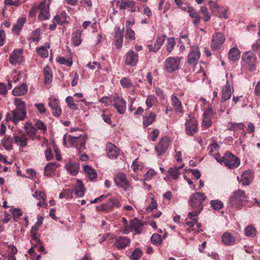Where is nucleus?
Masks as SVG:
<instances>
[{"mask_svg":"<svg viewBox=\"0 0 260 260\" xmlns=\"http://www.w3.org/2000/svg\"><path fill=\"white\" fill-rule=\"evenodd\" d=\"M14 104L15 109L11 113H7L6 120L7 121H11L14 124L16 125L26 118L27 110L25 103L21 99L15 98Z\"/></svg>","mask_w":260,"mask_h":260,"instance_id":"nucleus-1","label":"nucleus"},{"mask_svg":"<svg viewBox=\"0 0 260 260\" xmlns=\"http://www.w3.org/2000/svg\"><path fill=\"white\" fill-rule=\"evenodd\" d=\"M115 185L121 188L125 191H130L133 189L131 182L126 178V174L122 172L117 173L113 178Z\"/></svg>","mask_w":260,"mask_h":260,"instance_id":"nucleus-2","label":"nucleus"},{"mask_svg":"<svg viewBox=\"0 0 260 260\" xmlns=\"http://www.w3.org/2000/svg\"><path fill=\"white\" fill-rule=\"evenodd\" d=\"M247 196L244 190L239 189L234 192L229 200L230 204L235 208L242 207L245 203Z\"/></svg>","mask_w":260,"mask_h":260,"instance_id":"nucleus-3","label":"nucleus"},{"mask_svg":"<svg viewBox=\"0 0 260 260\" xmlns=\"http://www.w3.org/2000/svg\"><path fill=\"white\" fill-rule=\"evenodd\" d=\"M256 55L250 51L244 52L242 56L244 65L247 66L250 72L256 70Z\"/></svg>","mask_w":260,"mask_h":260,"instance_id":"nucleus-4","label":"nucleus"},{"mask_svg":"<svg viewBox=\"0 0 260 260\" xmlns=\"http://www.w3.org/2000/svg\"><path fill=\"white\" fill-rule=\"evenodd\" d=\"M68 141L72 146L78 149L79 153L85 149L86 138L84 136L80 135L74 137L69 135Z\"/></svg>","mask_w":260,"mask_h":260,"instance_id":"nucleus-5","label":"nucleus"},{"mask_svg":"<svg viewBox=\"0 0 260 260\" xmlns=\"http://www.w3.org/2000/svg\"><path fill=\"white\" fill-rule=\"evenodd\" d=\"M223 164L228 168L233 169L239 167L240 160L236 155L227 152L223 156Z\"/></svg>","mask_w":260,"mask_h":260,"instance_id":"nucleus-6","label":"nucleus"},{"mask_svg":"<svg viewBox=\"0 0 260 260\" xmlns=\"http://www.w3.org/2000/svg\"><path fill=\"white\" fill-rule=\"evenodd\" d=\"M111 105L114 107L117 112L120 114H123L126 109V101L119 95L112 96Z\"/></svg>","mask_w":260,"mask_h":260,"instance_id":"nucleus-7","label":"nucleus"},{"mask_svg":"<svg viewBox=\"0 0 260 260\" xmlns=\"http://www.w3.org/2000/svg\"><path fill=\"white\" fill-rule=\"evenodd\" d=\"M206 198V196L204 193L196 192L190 196L188 204L192 208H201L202 209L203 202Z\"/></svg>","mask_w":260,"mask_h":260,"instance_id":"nucleus-8","label":"nucleus"},{"mask_svg":"<svg viewBox=\"0 0 260 260\" xmlns=\"http://www.w3.org/2000/svg\"><path fill=\"white\" fill-rule=\"evenodd\" d=\"M180 63L179 57H169L166 59L164 67L168 72L171 73L179 69Z\"/></svg>","mask_w":260,"mask_h":260,"instance_id":"nucleus-9","label":"nucleus"},{"mask_svg":"<svg viewBox=\"0 0 260 260\" xmlns=\"http://www.w3.org/2000/svg\"><path fill=\"white\" fill-rule=\"evenodd\" d=\"M121 205L118 200L115 198L109 199L107 203L97 206L96 209L98 211L110 212L112 211L113 207L119 208Z\"/></svg>","mask_w":260,"mask_h":260,"instance_id":"nucleus-10","label":"nucleus"},{"mask_svg":"<svg viewBox=\"0 0 260 260\" xmlns=\"http://www.w3.org/2000/svg\"><path fill=\"white\" fill-rule=\"evenodd\" d=\"M117 6L121 10L127 9L131 12H135L139 10V7L137 5L136 2L132 0L118 1Z\"/></svg>","mask_w":260,"mask_h":260,"instance_id":"nucleus-11","label":"nucleus"},{"mask_svg":"<svg viewBox=\"0 0 260 260\" xmlns=\"http://www.w3.org/2000/svg\"><path fill=\"white\" fill-rule=\"evenodd\" d=\"M13 140L14 144L21 148H25L28 143V139L26 137V135L23 133L22 130L20 131L19 134H14Z\"/></svg>","mask_w":260,"mask_h":260,"instance_id":"nucleus-12","label":"nucleus"},{"mask_svg":"<svg viewBox=\"0 0 260 260\" xmlns=\"http://www.w3.org/2000/svg\"><path fill=\"white\" fill-rule=\"evenodd\" d=\"M225 40L224 35L221 32L215 33L213 36L211 43V48L213 50L220 48Z\"/></svg>","mask_w":260,"mask_h":260,"instance_id":"nucleus-13","label":"nucleus"},{"mask_svg":"<svg viewBox=\"0 0 260 260\" xmlns=\"http://www.w3.org/2000/svg\"><path fill=\"white\" fill-rule=\"evenodd\" d=\"M48 101V105L51 109L53 115L57 117H59L61 114V110L59 107L58 99L49 98Z\"/></svg>","mask_w":260,"mask_h":260,"instance_id":"nucleus-14","label":"nucleus"},{"mask_svg":"<svg viewBox=\"0 0 260 260\" xmlns=\"http://www.w3.org/2000/svg\"><path fill=\"white\" fill-rule=\"evenodd\" d=\"M201 53L197 46H192L188 55V61L190 64L194 65L197 63L200 57Z\"/></svg>","mask_w":260,"mask_h":260,"instance_id":"nucleus-15","label":"nucleus"},{"mask_svg":"<svg viewBox=\"0 0 260 260\" xmlns=\"http://www.w3.org/2000/svg\"><path fill=\"white\" fill-rule=\"evenodd\" d=\"M170 141L169 138L164 137L161 138L158 144L155 147V150L157 153L160 155L164 154L168 149Z\"/></svg>","mask_w":260,"mask_h":260,"instance_id":"nucleus-16","label":"nucleus"},{"mask_svg":"<svg viewBox=\"0 0 260 260\" xmlns=\"http://www.w3.org/2000/svg\"><path fill=\"white\" fill-rule=\"evenodd\" d=\"M24 129L28 137L32 141L39 140V137L37 135V129L29 122L25 123Z\"/></svg>","mask_w":260,"mask_h":260,"instance_id":"nucleus-17","label":"nucleus"},{"mask_svg":"<svg viewBox=\"0 0 260 260\" xmlns=\"http://www.w3.org/2000/svg\"><path fill=\"white\" fill-rule=\"evenodd\" d=\"M22 54L23 52L21 49L14 50L10 55V62L13 65L21 63L23 59Z\"/></svg>","mask_w":260,"mask_h":260,"instance_id":"nucleus-18","label":"nucleus"},{"mask_svg":"<svg viewBox=\"0 0 260 260\" xmlns=\"http://www.w3.org/2000/svg\"><path fill=\"white\" fill-rule=\"evenodd\" d=\"M138 59V53L131 50L125 54V63L128 66L133 67L137 64Z\"/></svg>","mask_w":260,"mask_h":260,"instance_id":"nucleus-19","label":"nucleus"},{"mask_svg":"<svg viewBox=\"0 0 260 260\" xmlns=\"http://www.w3.org/2000/svg\"><path fill=\"white\" fill-rule=\"evenodd\" d=\"M198 131L197 121L194 119L187 120L185 122V131L190 136L193 135Z\"/></svg>","mask_w":260,"mask_h":260,"instance_id":"nucleus-20","label":"nucleus"},{"mask_svg":"<svg viewBox=\"0 0 260 260\" xmlns=\"http://www.w3.org/2000/svg\"><path fill=\"white\" fill-rule=\"evenodd\" d=\"M38 9L40 10L38 18L41 20H44L50 18L49 7L46 5L45 2H42L39 5Z\"/></svg>","mask_w":260,"mask_h":260,"instance_id":"nucleus-21","label":"nucleus"},{"mask_svg":"<svg viewBox=\"0 0 260 260\" xmlns=\"http://www.w3.org/2000/svg\"><path fill=\"white\" fill-rule=\"evenodd\" d=\"M143 225L142 221L135 218L130 221L129 228L131 232L134 231L136 234H140L143 230Z\"/></svg>","mask_w":260,"mask_h":260,"instance_id":"nucleus-22","label":"nucleus"},{"mask_svg":"<svg viewBox=\"0 0 260 260\" xmlns=\"http://www.w3.org/2000/svg\"><path fill=\"white\" fill-rule=\"evenodd\" d=\"M171 105L176 113H183V105L180 100L175 94L171 96Z\"/></svg>","mask_w":260,"mask_h":260,"instance_id":"nucleus-23","label":"nucleus"},{"mask_svg":"<svg viewBox=\"0 0 260 260\" xmlns=\"http://www.w3.org/2000/svg\"><path fill=\"white\" fill-rule=\"evenodd\" d=\"M166 39V36L165 35H161L158 37L154 45L150 44L148 45L149 51L153 52H157L164 43Z\"/></svg>","mask_w":260,"mask_h":260,"instance_id":"nucleus-24","label":"nucleus"},{"mask_svg":"<svg viewBox=\"0 0 260 260\" xmlns=\"http://www.w3.org/2000/svg\"><path fill=\"white\" fill-rule=\"evenodd\" d=\"M106 151L108 157L111 159L116 158L119 153V149L111 143H108L106 145Z\"/></svg>","mask_w":260,"mask_h":260,"instance_id":"nucleus-25","label":"nucleus"},{"mask_svg":"<svg viewBox=\"0 0 260 260\" xmlns=\"http://www.w3.org/2000/svg\"><path fill=\"white\" fill-rule=\"evenodd\" d=\"M221 242L226 246H232L236 244V238L230 232H225L221 236Z\"/></svg>","mask_w":260,"mask_h":260,"instance_id":"nucleus-26","label":"nucleus"},{"mask_svg":"<svg viewBox=\"0 0 260 260\" xmlns=\"http://www.w3.org/2000/svg\"><path fill=\"white\" fill-rule=\"evenodd\" d=\"M124 29V27L122 28V30L120 29V27H117L115 29L114 35V44L116 46L117 49H120L122 46V30Z\"/></svg>","mask_w":260,"mask_h":260,"instance_id":"nucleus-27","label":"nucleus"},{"mask_svg":"<svg viewBox=\"0 0 260 260\" xmlns=\"http://www.w3.org/2000/svg\"><path fill=\"white\" fill-rule=\"evenodd\" d=\"M131 242V239L128 237L120 236L116 239L115 244L118 248L123 249L127 246Z\"/></svg>","mask_w":260,"mask_h":260,"instance_id":"nucleus-28","label":"nucleus"},{"mask_svg":"<svg viewBox=\"0 0 260 260\" xmlns=\"http://www.w3.org/2000/svg\"><path fill=\"white\" fill-rule=\"evenodd\" d=\"M237 179L239 182H241L243 185H248L250 184L252 179L251 172L249 171H244L239 178L237 177Z\"/></svg>","mask_w":260,"mask_h":260,"instance_id":"nucleus-29","label":"nucleus"},{"mask_svg":"<svg viewBox=\"0 0 260 260\" xmlns=\"http://www.w3.org/2000/svg\"><path fill=\"white\" fill-rule=\"evenodd\" d=\"M58 166L59 164L56 162L48 163L44 168V175L50 177Z\"/></svg>","mask_w":260,"mask_h":260,"instance_id":"nucleus-30","label":"nucleus"},{"mask_svg":"<svg viewBox=\"0 0 260 260\" xmlns=\"http://www.w3.org/2000/svg\"><path fill=\"white\" fill-rule=\"evenodd\" d=\"M27 92V85L22 83L21 85L15 87L12 90V94L15 96H22Z\"/></svg>","mask_w":260,"mask_h":260,"instance_id":"nucleus-31","label":"nucleus"},{"mask_svg":"<svg viewBox=\"0 0 260 260\" xmlns=\"http://www.w3.org/2000/svg\"><path fill=\"white\" fill-rule=\"evenodd\" d=\"M232 92L233 91L231 89L228 81H227L226 84L223 86L222 89L221 102H224L230 99Z\"/></svg>","mask_w":260,"mask_h":260,"instance_id":"nucleus-32","label":"nucleus"},{"mask_svg":"<svg viewBox=\"0 0 260 260\" xmlns=\"http://www.w3.org/2000/svg\"><path fill=\"white\" fill-rule=\"evenodd\" d=\"M67 171L72 175L75 176L78 173L79 166L73 161H69L65 166Z\"/></svg>","mask_w":260,"mask_h":260,"instance_id":"nucleus-33","label":"nucleus"},{"mask_svg":"<svg viewBox=\"0 0 260 260\" xmlns=\"http://www.w3.org/2000/svg\"><path fill=\"white\" fill-rule=\"evenodd\" d=\"M187 12L189 16L193 19V23L194 25L197 26L199 24L201 20V18L200 17L198 12H197L196 10L191 7H187Z\"/></svg>","mask_w":260,"mask_h":260,"instance_id":"nucleus-34","label":"nucleus"},{"mask_svg":"<svg viewBox=\"0 0 260 260\" xmlns=\"http://www.w3.org/2000/svg\"><path fill=\"white\" fill-rule=\"evenodd\" d=\"M13 138L6 135L1 141V145L7 150H10L13 148Z\"/></svg>","mask_w":260,"mask_h":260,"instance_id":"nucleus-35","label":"nucleus"},{"mask_svg":"<svg viewBox=\"0 0 260 260\" xmlns=\"http://www.w3.org/2000/svg\"><path fill=\"white\" fill-rule=\"evenodd\" d=\"M240 57V50L237 47L231 48L228 53V58L231 61H236Z\"/></svg>","mask_w":260,"mask_h":260,"instance_id":"nucleus-36","label":"nucleus"},{"mask_svg":"<svg viewBox=\"0 0 260 260\" xmlns=\"http://www.w3.org/2000/svg\"><path fill=\"white\" fill-rule=\"evenodd\" d=\"M183 166L184 165L182 164L181 166L179 167H174L169 168L168 171V173L169 176L175 180L178 178L180 175V170L183 167Z\"/></svg>","mask_w":260,"mask_h":260,"instance_id":"nucleus-37","label":"nucleus"},{"mask_svg":"<svg viewBox=\"0 0 260 260\" xmlns=\"http://www.w3.org/2000/svg\"><path fill=\"white\" fill-rule=\"evenodd\" d=\"M73 190L74 191L75 194L77 197H83L85 194V187L82 182L79 180L77 181V185Z\"/></svg>","mask_w":260,"mask_h":260,"instance_id":"nucleus-38","label":"nucleus"},{"mask_svg":"<svg viewBox=\"0 0 260 260\" xmlns=\"http://www.w3.org/2000/svg\"><path fill=\"white\" fill-rule=\"evenodd\" d=\"M84 171L87 176L90 180L96 179L97 177V173L90 166L87 165L84 167Z\"/></svg>","mask_w":260,"mask_h":260,"instance_id":"nucleus-39","label":"nucleus"},{"mask_svg":"<svg viewBox=\"0 0 260 260\" xmlns=\"http://www.w3.org/2000/svg\"><path fill=\"white\" fill-rule=\"evenodd\" d=\"M25 19L24 18H19L16 23L13 25L12 30L17 34H19V31L21 29Z\"/></svg>","mask_w":260,"mask_h":260,"instance_id":"nucleus-40","label":"nucleus"},{"mask_svg":"<svg viewBox=\"0 0 260 260\" xmlns=\"http://www.w3.org/2000/svg\"><path fill=\"white\" fill-rule=\"evenodd\" d=\"M82 31L77 30L72 34L73 43L75 46H79L82 41L81 36Z\"/></svg>","mask_w":260,"mask_h":260,"instance_id":"nucleus-41","label":"nucleus"},{"mask_svg":"<svg viewBox=\"0 0 260 260\" xmlns=\"http://www.w3.org/2000/svg\"><path fill=\"white\" fill-rule=\"evenodd\" d=\"M156 116L153 112H151L148 116H143V125L147 127L150 125L155 119Z\"/></svg>","mask_w":260,"mask_h":260,"instance_id":"nucleus-42","label":"nucleus"},{"mask_svg":"<svg viewBox=\"0 0 260 260\" xmlns=\"http://www.w3.org/2000/svg\"><path fill=\"white\" fill-rule=\"evenodd\" d=\"M43 74L45 83L48 84L51 82L52 79V75L51 70L48 66H46L44 68Z\"/></svg>","mask_w":260,"mask_h":260,"instance_id":"nucleus-43","label":"nucleus"},{"mask_svg":"<svg viewBox=\"0 0 260 260\" xmlns=\"http://www.w3.org/2000/svg\"><path fill=\"white\" fill-rule=\"evenodd\" d=\"M245 235L248 237H254L256 235V230L252 225H248L245 228Z\"/></svg>","mask_w":260,"mask_h":260,"instance_id":"nucleus-44","label":"nucleus"},{"mask_svg":"<svg viewBox=\"0 0 260 260\" xmlns=\"http://www.w3.org/2000/svg\"><path fill=\"white\" fill-rule=\"evenodd\" d=\"M200 12L203 15V19L205 22H208L211 19V15L208 11L207 7L202 6L200 8Z\"/></svg>","mask_w":260,"mask_h":260,"instance_id":"nucleus-45","label":"nucleus"},{"mask_svg":"<svg viewBox=\"0 0 260 260\" xmlns=\"http://www.w3.org/2000/svg\"><path fill=\"white\" fill-rule=\"evenodd\" d=\"M157 102V100L154 95H149L145 102L147 109L151 108Z\"/></svg>","mask_w":260,"mask_h":260,"instance_id":"nucleus-46","label":"nucleus"},{"mask_svg":"<svg viewBox=\"0 0 260 260\" xmlns=\"http://www.w3.org/2000/svg\"><path fill=\"white\" fill-rule=\"evenodd\" d=\"M73 192V190H72L70 189H64L60 193V194L59 195V198L60 199H62L63 198L72 199L73 198V197H72Z\"/></svg>","mask_w":260,"mask_h":260,"instance_id":"nucleus-47","label":"nucleus"},{"mask_svg":"<svg viewBox=\"0 0 260 260\" xmlns=\"http://www.w3.org/2000/svg\"><path fill=\"white\" fill-rule=\"evenodd\" d=\"M29 39L34 42H38L41 39L40 29L34 30L30 35Z\"/></svg>","mask_w":260,"mask_h":260,"instance_id":"nucleus-48","label":"nucleus"},{"mask_svg":"<svg viewBox=\"0 0 260 260\" xmlns=\"http://www.w3.org/2000/svg\"><path fill=\"white\" fill-rule=\"evenodd\" d=\"M120 84L123 88H131L133 86L131 80L126 77L122 78L120 81Z\"/></svg>","mask_w":260,"mask_h":260,"instance_id":"nucleus-49","label":"nucleus"},{"mask_svg":"<svg viewBox=\"0 0 260 260\" xmlns=\"http://www.w3.org/2000/svg\"><path fill=\"white\" fill-rule=\"evenodd\" d=\"M66 102L67 103L68 107L72 110H77L78 107L74 103V100L72 96H67L66 99Z\"/></svg>","mask_w":260,"mask_h":260,"instance_id":"nucleus-50","label":"nucleus"},{"mask_svg":"<svg viewBox=\"0 0 260 260\" xmlns=\"http://www.w3.org/2000/svg\"><path fill=\"white\" fill-rule=\"evenodd\" d=\"M211 207L214 210H219L223 208V203L218 200H212L210 202Z\"/></svg>","mask_w":260,"mask_h":260,"instance_id":"nucleus-51","label":"nucleus"},{"mask_svg":"<svg viewBox=\"0 0 260 260\" xmlns=\"http://www.w3.org/2000/svg\"><path fill=\"white\" fill-rule=\"evenodd\" d=\"M66 19V13H62L60 15H56L53 20L57 24L61 25Z\"/></svg>","mask_w":260,"mask_h":260,"instance_id":"nucleus-52","label":"nucleus"},{"mask_svg":"<svg viewBox=\"0 0 260 260\" xmlns=\"http://www.w3.org/2000/svg\"><path fill=\"white\" fill-rule=\"evenodd\" d=\"M245 125L242 123H232L229 129L231 131H237L238 129H244Z\"/></svg>","mask_w":260,"mask_h":260,"instance_id":"nucleus-53","label":"nucleus"},{"mask_svg":"<svg viewBox=\"0 0 260 260\" xmlns=\"http://www.w3.org/2000/svg\"><path fill=\"white\" fill-rule=\"evenodd\" d=\"M176 44V42L175 41V39L173 37L169 38L167 40V50L169 53H171L173 50L175 45Z\"/></svg>","mask_w":260,"mask_h":260,"instance_id":"nucleus-54","label":"nucleus"},{"mask_svg":"<svg viewBox=\"0 0 260 260\" xmlns=\"http://www.w3.org/2000/svg\"><path fill=\"white\" fill-rule=\"evenodd\" d=\"M188 33L187 32H182L180 35V43L189 44L190 41L188 38Z\"/></svg>","mask_w":260,"mask_h":260,"instance_id":"nucleus-55","label":"nucleus"},{"mask_svg":"<svg viewBox=\"0 0 260 260\" xmlns=\"http://www.w3.org/2000/svg\"><path fill=\"white\" fill-rule=\"evenodd\" d=\"M162 239L160 235L157 234H154L151 238V243L155 245L159 244L161 242Z\"/></svg>","mask_w":260,"mask_h":260,"instance_id":"nucleus-56","label":"nucleus"},{"mask_svg":"<svg viewBox=\"0 0 260 260\" xmlns=\"http://www.w3.org/2000/svg\"><path fill=\"white\" fill-rule=\"evenodd\" d=\"M156 175V172L152 169H149L144 175V181H149L152 179L153 177Z\"/></svg>","mask_w":260,"mask_h":260,"instance_id":"nucleus-57","label":"nucleus"},{"mask_svg":"<svg viewBox=\"0 0 260 260\" xmlns=\"http://www.w3.org/2000/svg\"><path fill=\"white\" fill-rule=\"evenodd\" d=\"M142 255V251L140 249L137 248L133 251L131 257L132 260H139Z\"/></svg>","mask_w":260,"mask_h":260,"instance_id":"nucleus-58","label":"nucleus"},{"mask_svg":"<svg viewBox=\"0 0 260 260\" xmlns=\"http://www.w3.org/2000/svg\"><path fill=\"white\" fill-rule=\"evenodd\" d=\"M56 60L60 64L66 65L68 67H70L73 64L72 60L66 59L65 58L62 57H58L56 58Z\"/></svg>","mask_w":260,"mask_h":260,"instance_id":"nucleus-59","label":"nucleus"},{"mask_svg":"<svg viewBox=\"0 0 260 260\" xmlns=\"http://www.w3.org/2000/svg\"><path fill=\"white\" fill-rule=\"evenodd\" d=\"M5 4L9 6L19 7L21 5L20 0H5Z\"/></svg>","mask_w":260,"mask_h":260,"instance_id":"nucleus-60","label":"nucleus"},{"mask_svg":"<svg viewBox=\"0 0 260 260\" xmlns=\"http://www.w3.org/2000/svg\"><path fill=\"white\" fill-rule=\"evenodd\" d=\"M218 145L216 143H213L208 147L209 154L211 155H214V153L218 151Z\"/></svg>","mask_w":260,"mask_h":260,"instance_id":"nucleus-61","label":"nucleus"},{"mask_svg":"<svg viewBox=\"0 0 260 260\" xmlns=\"http://www.w3.org/2000/svg\"><path fill=\"white\" fill-rule=\"evenodd\" d=\"M101 117L103 120L108 124H110L111 123V114L109 112L107 113V111H104L101 114Z\"/></svg>","mask_w":260,"mask_h":260,"instance_id":"nucleus-62","label":"nucleus"},{"mask_svg":"<svg viewBox=\"0 0 260 260\" xmlns=\"http://www.w3.org/2000/svg\"><path fill=\"white\" fill-rule=\"evenodd\" d=\"M37 53L42 57H47L48 55L47 49L45 47H41L37 49Z\"/></svg>","mask_w":260,"mask_h":260,"instance_id":"nucleus-63","label":"nucleus"},{"mask_svg":"<svg viewBox=\"0 0 260 260\" xmlns=\"http://www.w3.org/2000/svg\"><path fill=\"white\" fill-rule=\"evenodd\" d=\"M35 128L38 129H42L44 132L47 131L45 124L41 120H37L35 124Z\"/></svg>","mask_w":260,"mask_h":260,"instance_id":"nucleus-64","label":"nucleus"}]
</instances>
